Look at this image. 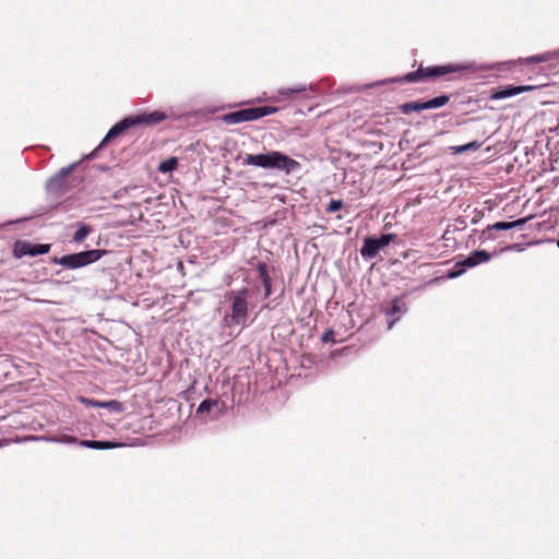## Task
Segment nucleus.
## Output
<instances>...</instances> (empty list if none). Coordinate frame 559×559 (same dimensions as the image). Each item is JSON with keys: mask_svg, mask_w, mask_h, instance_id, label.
<instances>
[{"mask_svg": "<svg viewBox=\"0 0 559 559\" xmlns=\"http://www.w3.org/2000/svg\"><path fill=\"white\" fill-rule=\"evenodd\" d=\"M242 164L264 169H276L286 175L297 173L301 168L299 162L278 151H270L265 154H247Z\"/></svg>", "mask_w": 559, "mask_h": 559, "instance_id": "nucleus-1", "label": "nucleus"}, {"mask_svg": "<svg viewBox=\"0 0 559 559\" xmlns=\"http://www.w3.org/2000/svg\"><path fill=\"white\" fill-rule=\"evenodd\" d=\"M249 296L248 287L236 290H229L225 294V299L230 302V314L224 317V321L228 326H245L249 316Z\"/></svg>", "mask_w": 559, "mask_h": 559, "instance_id": "nucleus-2", "label": "nucleus"}, {"mask_svg": "<svg viewBox=\"0 0 559 559\" xmlns=\"http://www.w3.org/2000/svg\"><path fill=\"white\" fill-rule=\"evenodd\" d=\"M473 68L472 63H456V64H445V66H436L428 68H418L416 71L409 72L405 74L402 79L403 82H417L430 78H438L449 73L457 72L461 70H467Z\"/></svg>", "mask_w": 559, "mask_h": 559, "instance_id": "nucleus-3", "label": "nucleus"}, {"mask_svg": "<svg viewBox=\"0 0 559 559\" xmlns=\"http://www.w3.org/2000/svg\"><path fill=\"white\" fill-rule=\"evenodd\" d=\"M277 110L278 109L273 106L250 107L225 114L222 119L227 124H237L258 120L265 116L275 114Z\"/></svg>", "mask_w": 559, "mask_h": 559, "instance_id": "nucleus-4", "label": "nucleus"}, {"mask_svg": "<svg viewBox=\"0 0 559 559\" xmlns=\"http://www.w3.org/2000/svg\"><path fill=\"white\" fill-rule=\"evenodd\" d=\"M103 251L94 249L55 258L53 263L68 269H79L100 259Z\"/></svg>", "mask_w": 559, "mask_h": 559, "instance_id": "nucleus-5", "label": "nucleus"}, {"mask_svg": "<svg viewBox=\"0 0 559 559\" xmlns=\"http://www.w3.org/2000/svg\"><path fill=\"white\" fill-rule=\"evenodd\" d=\"M491 253L486 250H476L468 254L464 260L456 262L454 269L449 272V278H455L465 273L469 267L477 266L481 263L490 261Z\"/></svg>", "mask_w": 559, "mask_h": 559, "instance_id": "nucleus-6", "label": "nucleus"}, {"mask_svg": "<svg viewBox=\"0 0 559 559\" xmlns=\"http://www.w3.org/2000/svg\"><path fill=\"white\" fill-rule=\"evenodd\" d=\"M50 250L49 243L32 245L31 242L17 240L13 247V254L15 258H22L24 255H39L48 253Z\"/></svg>", "mask_w": 559, "mask_h": 559, "instance_id": "nucleus-7", "label": "nucleus"}, {"mask_svg": "<svg viewBox=\"0 0 559 559\" xmlns=\"http://www.w3.org/2000/svg\"><path fill=\"white\" fill-rule=\"evenodd\" d=\"M139 123H140V115L131 116V117L124 118L123 120L119 121L112 128H110V130L108 131V133L106 134L104 140L102 141L99 147L104 146L106 143H108L112 139L121 135L131 126H135Z\"/></svg>", "mask_w": 559, "mask_h": 559, "instance_id": "nucleus-8", "label": "nucleus"}, {"mask_svg": "<svg viewBox=\"0 0 559 559\" xmlns=\"http://www.w3.org/2000/svg\"><path fill=\"white\" fill-rule=\"evenodd\" d=\"M407 311V306L403 301V298L396 297L392 300V306L385 311V314L389 318H392L388 322V329L391 330L394 323L400 319V316Z\"/></svg>", "mask_w": 559, "mask_h": 559, "instance_id": "nucleus-9", "label": "nucleus"}, {"mask_svg": "<svg viewBox=\"0 0 559 559\" xmlns=\"http://www.w3.org/2000/svg\"><path fill=\"white\" fill-rule=\"evenodd\" d=\"M534 86L532 85H519V86H507L502 90H499L491 95V99H504L509 97L516 96L523 92L532 91Z\"/></svg>", "mask_w": 559, "mask_h": 559, "instance_id": "nucleus-10", "label": "nucleus"}, {"mask_svg": "<svg viewBox=\"0 0 559 559\" xmlns=\"http://www.w3.org/2000/svg\"><path fill=\"white\" fill-rule=\"evenodd\" d=\"M380 250V247L377 242V238L368 237L365 238L362 247L360 249V254L362 258L372 259L374 258Z\"/></svg>", "mask_w": 559, "mask_h": 559, "instance_id": "nucleus-11", "label": "nucleus"}, {"mask_svg": "<svg viewBox=\"0 0 559 559\" xmlns=\"http://www.w3.org/2000/svg\"><path fill=\"white\" fill-rule=\"evenodd\" d=\"M531 217L520 218L513 222H497L487 226V230H510L516 227H522Z\"/></svg>", "mask_w": 559, "mask_h": 559, "instance_id": "nucleus-12", "label": "nucleus"}, {"mask_svg": "<svg viewBox=\"0 0 559 559\" xmlns=\"http://www.w3.org/2000/svg\"><path fill=\"white\" fill-rule=\"evenodd\" d=\"M80 402L87 406L110 408L114 411L120 409V403L117 401L100 402L88 397H80Z\"/></svg>", "mask_w": 559, "mask_h": 559, "instance_id": "nucleus-13", "label": "nucleus"}, {"mask_svg": "<svg viewBox=\"0 0 559 559\" xmlns=\"http://www.w3.org/2000/svg\"><path fill=\"white\" fill-rule=\"evenodd\" d=\"M166 119V115L163 111L155 110L152 112H142V124L153 126L162 122Z\"/></svg>", "mask_w": 559, "mask_h": 559, "instance_id": "nucleus-14", "label": "nucleus"}, {"mask_svg": "<svg viewBox=\"0 0 559 559\" xmlns=\"http://www.w3.org/2000/svg\"><path fill=\"white\" fill-rule=\"evenodd\" d=\"M219 402L217 400L206 399L202 401L197 409L198 415L211 414L214 409H218Z\"/></svg>", "mask_w": 559, "mask_h": 559, "instance_id": "nucleus-15", "label": "nucleus"}, {"mask_svg": "<svg viewBox=\"0 0 559 559\" xmlns=\"http://www.w3.org/2000/svg\"><path fill=\"white\" fill-rule=\"evenodd\" d=\"M449 100H450V96L447 94H443V95L437 96L432 99H429V100H426L423 103H424L425 110H427V109L440 108V107L447 105L449 103Z\"/></svg>", "mask_w": 559, "mask_h": 559, "instance_id": "nucleus-16", "label": "nucleus"}, {"mask_svg": "<svg viewBox=\"0 0 559 559\" xmlns=\"http://www.w3.org/2000/svg\"><path fill=\"white\" fill-rule=\"evenodd\" d=\"M81 445L91 448V449H96V450H107V449H114L118 444H116L114 442H109V441L83 440L81 442Z\"/></svg>", "mask_w": 559, "mask_h": 559, "instance_id": "nucleus-17", "label": "nucleus"}, {"mask_svg": "<svg viewBox=\"0 0 559 559\" xmlns=\"http://www.w3.org/2000/svg\"><path fill=\"white\" fill-rule=\"evenodd\" d=\"M479 147H480V143L477 142V141H473V142H469V143L464 144V145L450 146L449 150L453 154H460V153H464V152H467V151H476Z\"/></svg>", "mask_w": 559, "mask_h": 559, "instance_id": "nucleus-18", "label": "nucleus"}, {"mask_svg": "<svg viewBox=\"0 0 559 559\" xmlns=\"http://www.w3.org/2000/svg\"><path fill=\"white\" fill-rule=\"evenodd\" d=\"M400 110L402 114L407 115L413 111L425 110V108H424L423 102H409V103H405V104L401 105Z\"/></svg>", "mask_w": 559, "mask_h": 559, "instance_id": "nucleus-19", "label": "nucleus"}, {"mask_svg": "<svg viewBox=\"0 0 559 559\" xmlns=\"http://www.w3.org/2000/svg\"><path fill=\"white\" fill-rule=\"evenodd\" d=\"M177 167H178V159L176 157H170V158L159 163L157 169L163 174H167V173L175 170Z\"/></svg>", "mask_w": 559, "mask_h": 559, "instance_id": "nucleus-20", "label": "nucleus"}, {"mask_svg": "<svg viewBox=\"0 0 559 559\" xmlns=\"http://www.w3.org/2000/svg\"><path fill=\"white\" fill-rule=\"evenodd\" d=\"M307 85L306 84H299L293 88H282L278 91L281 96L292 98L294 95L306 92Z\"/></svg>", "mask_w": 559, "mask_h": 559, "instance_id": "nucleus-21", "label": "nucleus"}, {"mask_svg": "<svg viewBox=\"0 0 559 559\" xmlns=\"http://www.w3.org/2000/svg\"><path fill=\"white\" fill-rule=\"evenodd\" d=\"M555 55H556V52H545L542 55H535V56L526 58L525 62L527 64L546 62V61L551 60Z\"/></svg>", "mask_w": 559, "mask_h": 559, "instance_id": "nucleus-22", "label": "nucleus"}, {"mask_svg": "<svg viewBox=\"0 0 559 559\" xmlns=\"http://www.w3.org/2000/svg\"><path fill=\"white\" fill-rule=\"evenodd\" d=\"M91 233V228L86 225H82L73 235V240L75 242L83 241L86 236Z\"/></svg>", "mask_w": 559, "mask_h": 559, "instance_id": "nucleus-23", "label": "nucleus"}, {"mask_svg": "<svg viewBox=\"0 0 559 559\" xmlns=\"http://www.w3.org/2000/svg\"><path fill=\"white\" fill-rule=\"evenodd\" d=\"M343 207H344V202L342 200L332 199V200H330L329 205L325 211L328 213H333V212L342 210Z\"/></svg>", "mask_w": 559, "mask_h": 559, "instance_id": "nucleus-24", "label": "nucleus"}, {"mask_svg": "<svg viewBox=\"0 0 559 559\" xmlns=\"http://www.w3.org/2000/svg\"><path fill=\"white\" fill-rule=\"evenodd\" d=\"M394 238H395L394 234H384V235H381L380 238H377V242L381 249V248L388 246L391 241H393Z\"/></svg>", "mask_w": 559, "mask_h": 559, "instance_id": "nucleus-25", "label": "nucleus"}, {"mask_svg": "<svg viewBox=\"0 0 559 559\" xmlns=\"http://www.w3.org/2000/svg\"><path fill=\"white\" fill-rule=\"evenodd\" d=\"M321 341H322L323 343H330V342L334 343V342H335V333H334V331H333V330H326V331L322 334V336H321Z\"/></svg>", "mask_w": 559, "mask_h": 559, "instance_id": "nucleus-26", "label": "nucleus"}, {"mask_svg": "<svg viewBox=\"0 0 559 559\" xmlns=\"http://www.w3.org/2000/svg\"><path fill=\"white\" fill-rule=\"evenodd\" d=\"M257 270L259 272L260 278L266 277L269 274L267 265L264 262H259L257 264Z\"/></svg>", "mask_w": 559, "mask_h": 559, "instance_id": "nucleus-27", "label": "nucleus"}, {"mask_svg": "<svg viewBox=\"0 0 559 559\" xmlns=\"http://www.w3.org/2000/svg\"><path fill=\"white\" fill-rule=\"evenodd\" d=\"M75 167V164H72L71 166H69L68 168H63L61 171H60V175H62L63 177H67Z\"/></svg>", "mask_w": 559, "mask_h": 559, "instance_id": "nucleus-28", "label": "nucleus"}, {"mask_svg": "<svg viewBox=\"0 0 559 559\" xmlns=\"http://www.w3.org/2000/svg\"><path fill=\"white\" fill-rule=\"evenodd\" d=\"M261 281L263 283V286H271L272 285V280H271L270 275H267L266 277H263Z\"/></svg>", "mask_w": 559, "mask_h": 559, "instance_id": "nucleus-29", "label": "nucleus"}, {"mask_svg": "<svg viewBox=\"0 0 559 559\" xmlns=\"http://www.w3.org/2000/svg\"><path fill=\"white\" fill-rule=\"evenodd\" d=\"M264 287V298L270 297L272 294V285L271 286H263Z\"/></svg>", "mask_w": 559, "mask_h": 559, "instance_id": "nucleus-30", "label": "nucleus"}, {"mask_svg": "<svg viewBox=\"0 0 559 559\" xmlns=\"http://www.w3.org/2000/svg\"><path fill=\"white\" fill-rule=\"evenodd\" d=\"M8 443H9V441L3 439V440L0 441V447L3 445V444H8Z\"/></svg>", "mask_w": 559, "mask_h": 559, "instance_id": "nucleus-31", "label": "nucleus"}]
</instances>
